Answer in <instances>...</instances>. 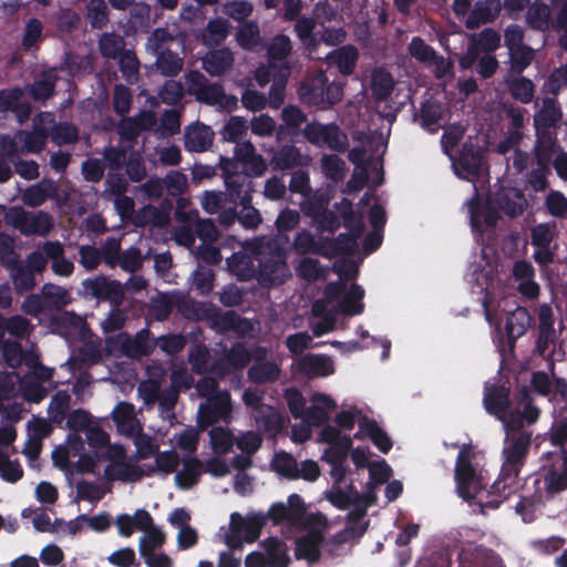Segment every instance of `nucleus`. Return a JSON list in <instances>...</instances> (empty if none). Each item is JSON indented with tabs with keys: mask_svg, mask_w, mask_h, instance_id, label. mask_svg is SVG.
I'll return each instance as SVG.
<instances>
[{
	"mask_svg": "<svg viewBox=\"0 0 567 567\" xmlns=\"http://www.w3.org/2000/svg\"><path fill=\"white\" fill-rule=\"evenodd\" d=\"M484 406L503 423L505 431H518L525 422L534 424L540 416V410L533 404V399L525 389L517 398V406L508 411L509 390L502 385H492L486 389Z\"/></svg>",
	"mask_w": 567,
	"mask_h": 567,
	"instance_id": "f257e3e1",
	"label": "nucleus"
},
{
	"mask_svg": "<svg viewBox=\"0 0 567 567\" xmlns=\"http://www.w3.org/2000/svg\"><path fill=\"white\" fill-rule=\"evenodd\" d=\"M257 260V278L264 286L280 285L290 277L284 250L269 238H256L246 244Z\"/></svg>",
	"mask_w": 567,
	"mask_h": 567,
	"instance_id": "f03ea898",
	"label": "nucleus"
},
{
	"mask_svg": "<svg viewBox=\"0 0 567 567\" xmlns=\"http://www.w3.org/2000/svg\"><path fill=\"white\" fill-rule=\"evenodd\" d=\"M340 509H349L346 526L331 537L332 544L339 546L361 538L369 526L365 519L368 508L377 505L378 498H328Z\"/></svg>",
	"mask_w": 567,
	"mask_h": 567,
	"instance_id": "7ed1b4c3",
	"label": "nucleus"
},
{
	"mask_svg": "<svg viewBox=\"0 0 567 567\" xmlns=\"http://www.w3.org/2000/svg\"><path fill=\"white\" fill-rule=\"evenodd\" d=\"M363 296V289L357 285H352L349 290H346L344 282H330L326 287L324 297L312 305L311 313L321 316L328 310L351 316L361 313Z\"/></svg>",
	"mask_w": 567,
	"mask_h": 567,
	"instance_id": "20e7f679",
	"label": "nucleus"
},
{
	"mask_svg": "<svg viewBox=\"0 0 567 567\" xmlns=\"http://www.w3.org/2000/svg\"><path fill=\"white\" fill-rule=\"evenodd\" d=\"M267 524L264 513L243 516L235 512L230 515L229 528L224 536V542L230 550H241L245 543H255Z\"/></svg>",
	"mask_w": 567,
	"mask_h": 567,
	"instance_id": "39448f33",
	"label": "nucleus"
},
{
	"mask_svg": "<svg viewBox=\"0 0 567 567\" xmlns=\"http://www.w3.org/2000/svg\"><path fill=\"white\" fill-rule=\"evenodd\" d=\"M470 447L460 451L454 470L456 491L460 496H476L486 491L488 481L483 472L474 466Z\"/></svg>",
	"mask_w": 567,
	"mask_h": 567,
	"instance_id": "423d86ee",
	"label": "nucleus"
},
{
	"mask_svg": "<svg viewBox=\"0 0 567 567\" xmlns=\"http://www.w3.org/2000/svg\"><path fill=\"white\" fill-rule=\"evenodd\" d=\"M526 32L519 24L504 29V45L507 49L508 71L522 74L535 60L536 51L525 42Z\"/></svg>",
	"mask_w": 567,
	"mask_h": 567,
	"instance_id": "0eeeda50",
	"label": "nucleus"
},
{
	"mask_svg": "<svg viewBox=\"0 0 567 567\" xmlns=\"http://www.w3.org/2000/svg\"><path fill=\"white\" fill-rule=\"evenodd\" d=\"M8 225L18 229L24 236L45 237L53 229V217L47 212H28L22 207H10L4 214Z\"/></svg>",
	"mask_w": 567,
	"mask_h": 567,
	"instance_id": "6e6552de",
	"label": "nucleus"
},
{
	"mask_svg": "<svg viewBox=\"0 0 567 567\" xmlns=\"http://www.w3.org/2000/svg\"><path fill=\"white\" fill-rule=\"evenodd\" d=\"M188 92L197 101L209 105H218L223 109H234L237 105V97L226 95L223 86L217 83H210L199 71H190L186 75Z\"/></svg>",
	"mask_w": 567,
	"mask_h": 567,
	"instance_id": "1a4fd4ad",
	"label": "nucleus"
},
{
	"mask_svg": "<svg viewBox=\"0 0 567 567\" xmlns=\"http://www.w3.org/2000/svg\"><path fill=\"white\" fill-rule=\"evenodd\" d=\"M106 347L111 353L141 359L152 353L154 344L150 340V330L142 329L133 337L125 332L110 337Z\"/></svg>",
	"mask_w": 567,
	"mask_h": 567,
	"instance_id": "9d476101",
	"label": "nucleus"
},
{
	"mask_svg": "<svg viewBox=\"0 0 567 567\" xmlns=\"http://www.w3.org/2000/svg\"><path fill=\"white\" fill-rule=\"evenodd\" d=\"M267 522L271 520L274 525L289 524L291 526H306L318 520L321 515H307V506L303 498H287V504L282 502L274 503L265 514Z\"/></svg>",
	"mask_w": 567,
	"mask_h": 567,
	"instance_id": "9b49d317",
	"label": "nucleus"
},
{
	"mask_svg": "<svg viewBox=\"0 0 567 567\" xmlns=\"http://www.w3.org/2000/svg\"><path fill=\"white\" fill-rule=\"evenodd\" d=\"M506 446L503 451L505 463L503 471L513 473L515 476L518 474V466L525 458L530 443L532 433L527 431H506Z\"/></svg>",
	"mask_w": 567,
	"mask_h": 567,
	"instance_id": "f8f14e48",
	"label": "nucleus"
},
{
	"mask_svg": "<svg viewBox=\"0 0 567 567\" xmlns=\"http://www.w3.org/2000/svg\"><path fill=\"white\" fill-rule=\"evenodd\" d=\"M198 417L202 427L213 425L219 421L229 423L233 419V403L228 391H219L198 408Z\"/></svg>",
	"mask_w": 567,
	"mask_h": 567,
	"instance_id": "ddd939ff",
	"label": "nucleus"
},
{
	"mask_svg": "<svg viewBox=\"0 0 567 567\" xmlns=\"http://www.w3.org/2000/svg\"><path fill=\"white\" fill-rule=\"evenodd\" d=\"M303 135L311 144L327 146L337 152H344L348 147L347 135L334 124H307Z\"/></svg>",
	"mask_w": 567,
	"mask_h": 567,
	"instance_id": "4468645a",
	"label": "nucleus"
},
{
	"mask_svg": "<svg viewBox=\"0 0 567 567\" xmlns=\"http://www.w3.org/2000/svg\"><path fill=\"white\" fill-rule=\"evenodd\" d=\"M86 295L97 299L109 300L115 306H120L124 299V287L117 280H111L100 276L87 279L83 282Z\"/></svg>",
	"mask_w": 567,
	"mask_h": 567,
	"instance_id": "2eb2a0df",
	"label": "nucleus"
},
{
	"mask_svg": "<svg viewBox=\"0 0 567 567\" xmlns=\"http://www.w3.org/2000/svg\"><path fill=\"white\" fill-rule=\"evenodd\" d=\"M111 417L116 425L117 432L126 437L143 431V424L137 417L136 409L130 402H118L114 406Z\"/></svg>",
	"mask_w": 567,
	"mask_h": 567,
	"instance_id": "dca6fc26",
	"label": "nucleus"
},
{
	"mask_svg": "<svg viewBox=\"0 0 567 567\" xmlns=\"http://www.w3.org/2000/svg\"><path fill=\"white\" fill-rule=\"evenodd\" d=\"M156 115L152 111H142L132 117L123 116L116 126L122 140L134 141L142 132L153 128Z\"/></svg>",
	"mask_w": 567,
	"mask_h": 567,
	"instance_id": "f3484780",
	"label": "nucleus"
},
{
	"mask_svg": "<svg viewBox=\"0 0 567 567\" xmlns=\"http://www.w3.org/2000/svg\"><path fill=\"white\" fill-rule=\"evenodd\" d=\"M291 50V41L284 34L275 37L268 45V62L271 68L278 69L279 78H287L290 74V66L286 59Z\"/></svg>",
	"mask_w": 567,
	"mask_h": 567,
	"instance_id": "a211bd4d",
	"label": "nucleus"
},
{
	"mask_svg": "<svg viewBox=\"0 0 567 567\" xmlns=\"http://www.w3.org/2000/svg\"><path fill=\"white\" fill-rule=\"evenodd\" d=\"M24 92L20 87L0 91V112L11 111L17 116L19 124L29 120L32 107L23 100Z\"/></svg>",
	"mask_w": 567,
	"mask_h": 567,
	"instance_id": "6ab92c4d",
	"label": "nucleus"
},
{
	"mask_svg": "<svg viewBox=\"0 0 567 567\" xmlns=\"http://www.w3.org/2000/svg\"><path fill=\"white\" fill-rule=\"evenodd\" d=\"M234 155L246 167L250 176L259 177L267 171L266 159L256 152V147L250 141L237 143Z\"/></svg>",
	"mask_w": 567,
	"mask_h": 567,
	"instance_id": "aec40b11",
	"label": "nucleus"
},
{
	"mask_svg": "<svg viewBox=\"0 0 567 567\" xmlns=\"http://www.w3.org/2000/svg\"><path fill=\"white\" fill-rule=\"evenodd\" d=\"M47 257L50 259L51 270L59 277H70L74 272V264L65 257L64 245L59 240L43 241Z\"/></svg>",
	"mask_w": 567,
	"mask_h": 567,
	"instance_id": "412c9836",
	"label": "nucleus"
},
{
	"mask_svg": "<svg viewBox=\"0 0 567 567\" xmlns=\"http://www.w3.org/2000/svg\"><path fill=\"white\" fill-rule=\"evenodd\" d=\"M214 141V132L203 123H194L185 128L184 146L189 152L202 153L207 151Z\"/></svg>",
	"mask_w": 567,
	"mask_h": 567,
	"instance_id": "4be33fe9",
	"label": "nucleus"
},
{
	"mask_svg": "<svg viewBox=\"0 0 567 567\" xmlns=\"http://www.w3.org/2000/svg\"><path fill=\"white\" fill-rule=\"evenodd\" d=\"M494 202L502 212L511 217L522 215L527 207L524 194L514 187H502L495 194Z\"/></svg>",
	"mask_w": 567,
	"mask_h": 567,
	"instance_id": "5701e85b",
	"label": "nucleus"
},
{
	"mask_svg": "<svg viewBox=\"0 0 567 567\" xmlns=\"http://www.w3.org/2000/svg\"><path fill=\"white\" fill-rule=\"evenodd\" d=\"M502 10L501 0H480L468 13L465 25L467 29H476L481 24L493 22Z\"/></svg>",
	"mask_w": 567,
	"mask_h": 567,
	"instance_id": "b1692460",
	"label": "nucleus"
},
{
	"mask_svg": "<svg viewBox=\"0 0 567 567\" xmlns=\"http://www.w3.org/2000/svg\"><path fill=\"white\" fill-rule=\"evenodd\" d=\"M514 279L518 282L517 290L527 298L534 299L539 295V286L535 282V270L526 260L516 261L512 269Z\"/></svg>",
	"mask_w": 567,
	"mask_h": 567,
	"instance_id": "393cba45",
	"label": "nucleus"
},
{
	"mask_svg": "<svg viewBox=\"0 0 567 567\" xmlns=\"http://www.w3.org/2000/svg\"><path fill=\"white\" fill-rule=\"evenodd\" d=\"M394 86L395 81L389 70L383 66L371 70L369 87L374 101H386L392 95Z\"/></svg>",
	"mask_w": 567,
	"mask_h": 567,
	"instance_id": "a878e982",
	"label": "nucleus"
},
{
	"mask_svg": "<svg viewBox=\"0 0 567 567\" xmlns=\"http://www.w3.org/2000/svg\"><path fill=\"white\" fill-rule=\"evenodd\" d=\"M58 193L56 183L52 179H42L41 182L28 186L21 194V200L29 207H39L48 199L54 198Z\"/></svg>",
	"mask_w": 567,
	"mask_h": 567,
	"instance_id": "bb28decb",
	"label": "nucleus"
},
{
	"mask_svg": "<svg viewBox=\"0 0 567 567\" xmlns=\"http://www.w3.org/2000/svg\"><path fill=\"white\" fill-rule=\"evenodd\" d=\"M297 369L309 378L333 373V361L326 354H306L297 361Z\"/></svg>",
	"mask_w": 567,
	"mask_h": 567,
	"instance_id": "cd10ccee",
	"label": "nucleus"
},
{
	"mask_svg": "<svg viewBox=\"0 0 567 567\" xmlns=\"http://www.w3.org/2000/svg\"><path fill=\"white\" fill-rule=\"evenodd\" d=\"M203 69L213 76H219L231 70L235 58L228 48L207 52L203 60Z\"/></svg>",
	"mask_w": 567,
	"mask_h": 567,
	"instance_id": "c85d7f7f",
	"label": "nucleus"
},
{
	"mask_svg": "<svg viewBox=\"0 0 567 567\" xmlns=\"http://www.w3.org/2000/svg\"><path fill=\"white\" fill-rule=\"evenodd\" d=\"M484 163V153L473 145H464L455 166L457 174L464 178L471 179L478 175Z\"/></svg>",
	"mask_w": 567,
	"mask_h": 567,
	"instance_id": "c756f323",
	"label": "nucleus"
},
{
	"mask_svg": "<svg viewBox=\"0 0 567 567\" xmlns=\"http://www.w3.org/2000/svg\"><path fill=\"white\" fill-rule=\"evenodd\" d=\"M548 493H559L567 488V452L559 453L544 476Z\"/></svg>",
	"mask_w": 567,
	"mask_h": 567,
	"instance_id": "7c9ffc66",
	"label": "nucleus"
},
{
	"mask_svg": "<svg viewBox=\"0 0 567 567\" xmlns=\"http://www.w3.org/2000/svg\"><path fill=\"white\" fill-rule=\"evenodd\" d=\"M504 83L514 100L523 104H528L534 100L536 87L530 79L507 72Z\"/></svg>",
	"mask_w": 567,
	"mask_h": 567,
	"instance_id": "2f4dec72",
	"label": "nucleus"
},
{
	"mask_svg": "<svg viewBox=\"0 0 567 567\" xmlns=\"http://www.w3.org/2000/svg\"><path fill=\"white\" fill-rule=\"evenodd\" d=\"M310 157L302 155L293 145H285L278 150L270 159L274 169L286 171L298 166H307Z\"/></svg>",
	"mask_w": 567,
	"mask_h": 567,
	"instance_id": "473e14b6",
	"label": "nucleus"
},
{
	"mask_svg": "<svg viewBox=\"0 0 567 567\" xmlns=\"http://www.w3.org/2000/svg\"><path fill=\"white\" fill-rule=\"evenodd\" d=\"M153 518L145 509H137L133 516L121 514L115 519L118 534L123 537H130L135 529L147 530L152 527Z\"/></svg>",
	"mask_w": 567,
	"mask_h": 567,
	"instance_id": "72a5a7b5",
	"label": "nucleus"
},
{
	"mask_svg": "<svg viewBox=\"0 0 567 567\" xmlns=\"http://www.w3.org/2000/svg\"><path fill=\"white\" fill-rule=\"evenodd\" d=\"M58 80V68H50L44 70L34 82L28 86V91L35 101L45 102L54 95Z\"/></svg>",
	"mask_w": 567,
	"mask_h": 567,
	"instance_id": "f704fd0d",
	"label": "nucleus"
},
{
	"mask_svg": "<svg viewBox=\"0 0 567 567\" xmlns=\"http://www.w3.org/2000/svg\"><path fill=\"white\" fill-rule=\"evenodd\" d=\"M251 177L252 176L248 173H244L227 176L226 179H224L227 189L226 194L231 202L239 203L240 200H245L247 203V200L252 197L254 183Z\"/></svg>",
	"mask_w": 567,
	"mask_h": 567,
	"instance_id": "c9c22d12",
	"label": "nucleus"
},
{
	"mask_svg": "<svg viewBox=\"0 0 567 567\" xmlns=\"http://www.w3.org/2000/svg\"><path fill=\"white\" fill-rule=\"evenodd\" d=\"M323 539V534L317 529H312L299 537L296 542L297 557L305 558L311 563L317 561L320 558V547Z\"/></svg>",
	"mask_w": 567,
	"mask_h": 567,
	"instance_id": "e433bc0d",
	"label": "nucleus"
},
{
	"mask_svg": "<svg viewBox=\"0 0 567 567\" xmlns=\"http://www.w3.org/2000/svg\"><path fill=\"white\" fill-rule=\"evenodd\" d=\"M526 24L536 31H548L553 27L551 11L547 3L534 1L527 7L525 13Z\"/></svg>",
	"mask_w": 567,
	"mask_h": 567,
	"instance_id": "4c0bfd02",
	"label": "nucleus"
},
{
	"mask_svg": "<svg viewBox=\"0 0 567 567\" xmlns=\"http://www.w3.org/2000/svg\"><path fill=\"white\" fill-rule=\"evenodd\" d=\"M563 117L559 103L554 97H545L542 101L540 109L534 115V125L537 133L540 128L555 126Z\"/></svg>",
	"mask_w": 567,
	"mask_h": 567,
	"instance_id": "58836bf2",
	"label": "nucleus"
},
{
	"mask_svg": "<svg viewBox=\"0 0 567 567\" xmlns=\"http://www.w3.org/2000/svg\"><path fill=\"white\" fill-rule=\"evenodd\" d=\"M268 567H288L290 557L287 553V545L278 537L270 536L261 542Z\"/></svg>",
	"mask_w": 567,
	"mask_h": 567,
	"instance_id": "ea45409f",
	"label": "nucleus"
},
{
	"mask_svg": "<svg viewBox=\"0 0 567 567\" xmlns=\"http://www.w3.org/2000/svg\"><path fill=\"white\" fill-rule=\"evenodd\" d=\"M292 248L298 255L317 254L324 257V254H330L324 248V236L320 235L318 239L307 229H301L296 233L292 240Z\"/></svg>",
	"mask_w": 567,
	"mask_h": 567,
	"instance_id": "a19ab883",
	"label": "nucleus"
},
{
	"mask_svg": "<svg viewBox=\"0 0 567 567\" xmlns=\"http://www.w3.org/2000/svg\"><path fill=\"white\" fill-rule=\"evenodd\" d=\"M359 59V51L353 45H343L333 50L327 56L330 64L338 68L343 75H350L354 72Z\"/></svg>",
	"mask_w": 567,
	"mask_h": 567,
	"instance_id": "79ce46f5",
	"label": "nucleus"
},
{
	"mask_svg": "<svg viewBox=\"0 0 567 567\" xmlns=\"http://www.w3.org/2000/svg\"><path fill=\"white\" fill-rule=\"evenodd\" d=\"M205 472L204 463L196 457L184 458L182 470L175 474V483L183 489H188L199 482Z\"/></svg>",
	"mask_w": 567,
	"mask_h": 567,
	"instance_id": "37998d69",
	"label": "nucleus"
},
{
	"mask_svg": "<svg viewBox=\"0 0 567 567\" xmlns=\"http://www.w3.org/2000/svg\"><path fill=\"white\" fill-rule=\"evenodd\" d=\"M327 76L323 72H319L309 82L300 86L299 94L301 99L309 105L318 106L323 110L324 86Z\"/></svg>",
	"mask_w": 567,
	"mask_h": 567,
	"instance_id": "c03bdc74",
	"label": "nucleus"
},
{
	"mask_svg": "<svg viewBox=\"0 0 567 567\" xmlns=\"http://www.w3.org/2000/svg\"><path fill=\"white\" fill-rule=\"evenodd\" d=\"M230 23L224 18L210 20L202 31V41L206 47H218L225 42L229 32Z\"/></svg>",
	"mask_w": 567,
	"mask_h": 567,
	"instance_id": "a18cd8bd",
	"label": "nucleus"
},
{
	"mask_svg": "<svg viewBox=\"0 0 567 567\" xmlns=\"http://www.w3.org/2000/svg\"><path fill=\"white\" fill-rule=\"evenodd\" d=\"M228 266L240 280H249L257 277L258 264L255 254H234L228 259Z\"/></svg>",
	"mask_w": 567,
	"mask_h": 567,
	"instance_id": "49530a36",
	"label": "nucleus"
},
{
	"mask_svg": "<svg viewBox=\"0 0 567 567\" xmlns=\"http://www.w3.org/2000/svg\"><path fill=\"white\" fill-rule=\"evenodd\" d=\"M362 227L359 226L355 234H340L337 238H329L324 236V248L330 254H324V257L333 258L341 254L352 252L357 246V237L360 235Z\"/></svg>",
	"mask_w": 567,
	"mask_h": 567,
	"instance_id": "de8ad7c7",
	"label": "nucleus"
},
{
	"mask_svg": "<svg viewBox=\"0 0 567 567\" xmlns=\"http://www.w3.org/2000/svg\"><path fill=\"white\" fill-rule=\"evenodd\" d=\"M84 18L92 29L101 30L110 21V10L104 0H87L84 8Z\"/></svg>",
	"mask_w": 567,
	"mask_h": 567,
	"instance_id": "09e8293b",
	"label": "nucleus"
},
{
	"mask_svg": "<svg viewBox=\"0 0 567 567\" xmlns=\"http://www.w3.org/2000/svg\"><path fill=\"white\" fill-rule=\"evenodd\" d=\"M257 427L275 436L282 429V417L271 406H260L254 414Z\"/></svg>",
	"mask_w": 567,
	"mask_h": 567,
	"instance_id": "8fccbe9b",
	"label": "nucleus"
},
{
	"mask_svg": "<svg viewBox=\"0 0 567 567\" xmlns=\"http://www.w3.org/2000/svg\"><path fill=\"white\" fill-rule=\"evenodd\" d=\"M538 330L539 337L537 340V348L540 353H544L547 343L554 338V313L548 305H542L538 308Z\"/></svg>",
	"mask_w": 567,
	"mask_h": 567,
	"instance_id": "3c124183",
	"label": "nucleus"
},
{
	"mask_svg": "<svg viewBox=\"0 0 567 567\" xmlns=\"http://www.w3.org/2000/svg\"><path fill=\"white\" fill-rule=\"evenodd\" d=\"M532 324V317L526 308L517 307L506 320L505 330L509 339H517L525 334Z\"/></svg>",
	"mask_w": 567,
	"mask_h": 567,
	"instance_id": "603ef678",
	"label": "nucleus"
},
{
	"mask_svg": "<svg viewBox=\"0 0 567 567\" xmlns=\"http://www.w3.org/2000/svg\"><path fill=\"white\" fill-rule=\"evenodd\" d=\"M40 292L45 306L52 309H61L72 300L68 289L51 282L44 284Z\"/></svg>",
	"mask_w": 567,
	"mask_h": 567,
	"instance_id": "864d4df0",
	"label": "nucleus"
},
{
	"mask_svg": "<svg viewBox=\"0 0 567 567\" xmlns=\"http://www.w3.org/2000/svg\"><path fill=\"white\" fill-rule=\"evenodd\" d=\"M99 50L105 59H117L125 50V40L116 32H103L99 39Z\"/></svg>",
	"mask_w": 567,
	"mask_h": 567,
	"instance_id": "5fc2aeb1",
	"label": "nucleus"
},
{
	"mask_svg": "<svg viewBox=\"0 0 567 567\" xmlns=\"http://www.w3.org/2000/svg\"><path fill=\"white\" fill-rule=\"evenodd\" d=\"M188 362L192 367V371L197 374H204L214 370L210 351L202 343H195L190 347Z\"/></svg>",
	"mask_w": 567,
	"mask_h": 567,
	"instance_id": "6e6d98bb",
	"label": "nucleus"
},
{
	"mask_svg": "<svg viewBox=\"0 0 567 567\" xmlns=\"http://www.w3.org/2000/svg\"><path fill=\"white\" fill-rule=\"evenodd\" d=\"M31 330L32 324L27 318L16 315L7 319L0 315V340L6 331L16 338L23 339L30 334Z\"/></svg>",
	"mask_w": 567,
	"mask_h": 567,
	"instance_id": "4d7b16f0",
	"label": "nucleus"
},
{
	"mask_svg": "<svg viewBox=\"0 0 567 567\" xmlns=\"http://www.w3.org/2000/svg\"><path fill=\"white\" fill-rule=\"evenodd\" d=\"M208 435L215 454H227L235 444V435L228 427L213 426Z\"/></svg>",
	"mask_w": 567,
	"mask_h": 567,
	"instance_id": "13d9d810",
	"label": "nucleus"
},
{
	"mask_svg": "<svg viewBox=\"0 0 567 567\" xmlns=\"http://www.w3.org/2000/svg\"><path fill=\"white\" fill-rule=\"evenodd\" d=\"M48 137L49 135L43 128L33 127V131H18V141L22 142L24 154L40 153L44 148Z\"/></svg>",
	"mask_w": 567,
	"mask_h": 567,
	"instance_id": "bf43d9fd",
	"label": "nucleus"
},
{
	"mask_svg": "<svg viewBox=\"0 0 567 567\" xmlns=\"http://www.w3.org/2000/svg\"><path fill=\"white\" fill-rule=\"evenodd\" d=\"M155 55V66L162 75L175 76L183 70L184 60L177 53L169 50Z\"/></svg>",
	"mask_w": 567,
	"mask_h": 567,
	"instance_id": "052dcab7",
	"label": "nucleus"
},
{
	"mask_svg": "<svg viewBox=\"0 0 567 567\" xmlns=\"http://www.w3.org/2000/svg\"><path fill=\"white\" fill-rule=\"evenodd\" d=\"M200 430L194 426H187L182 432L177 433L172 443L175 447L181 450L185 457L196 452L199 443Z\"/></svg>",
	"mask_w": 567,
	"mask_h": 567,
	"instance_id": "680f3d73",
	"label": "nucleus"
},
{
	"mask_svg": "<svg viewBox=\"0 0 567 567\" xmlns=\"http://www.w3.org/2000/svg\"><path fill=\"white\" fill-rule=\"evenodd\" d=\"M557 236L556 221L537 224L530 229V243L535 247H550Z\"/></svg>",
	"mask_w": 567,
	"mask_h": 567,
	"instance_id": "e2e57ef3",
	"label": "nucleus"
},
{
	"mask_svg": "<svg viewBox=\"0 0 567 567\" xmlns=\"http://www.w3.org/2000/svg\"><path fill=\"white\" fill-rule=\"evenodd\" d=\"M176 292L158 295L151 300L150 315L158 321L167 319L176 308Z\"/></svg>",
	"mask_w": 567,
	"mask_h": 567,
	"instance_id": "0e129e2a",
	"label": "nucleus"
},
{
	"mask_svg": "<svg viewBox=\"0 0 567 567\" xmlns=\"http://www.w3.org/2000/svg\"><path fill=\"white\" fill-rule=\"evenodd\" d=\"M249 125L246 118L241 116H230L225 123L220 135L224 141L230 143H241L243 138L247 135Z\"/></svg>",
	"mask_w": 567,
	"mask_h": 567,
	"instance_id": "69168bd1",
	"label": "nucleus"
},
{
	"mask_svg": "<svg viewBox=\"0 0 567 567\" xmlns=\"http://www.w3.org/2000/svg\"><path fill=\"white\" fill-rule=\"evenodd\" d=\"M34 275L35 274L27 268L23 264L19 262L14 265L11 269V279L16 291L23 293L25 291L32 290L37 285Z\"/></svg>",
	"mask_w": 567,
	"mask_h": 567,
	"instance_id": "338daca9",
	"label": "nucleus"
},
{
	"mask_svg": "<svg viewBox=\"0 0 567 567\" xmlns=\"http://www.w3.org/2000/svg\"><path fill=\"white\" fill-rule=\"evenodd\" d=\"M298 466L296 458L286 452L276 453L271 461L272 470L289 480L298 478Z\"/></svg>",
	"mask_w": 567,
	"mask_h": 567,
	"instance_id": "774afa93",
	"label": "nucleus"
}]
</instances>
